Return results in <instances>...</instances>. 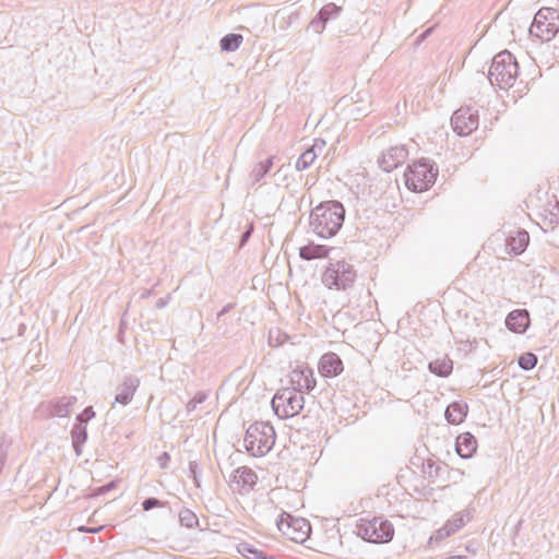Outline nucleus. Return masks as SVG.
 <instances>
[{
	"label": "nucleus",
	"mask_w": 559,
	"mask_h": 559,
	"mask_svg": "<svg viewBox=\"0 0 559 559\" xmlns=\"http://www.w3.org/2000/svg\"><path fill=\"white\" fill-rule=\"evenodd\" d=\"M344 215L345 210L340 202H324L311 211L310 226L319 237L331 238L342 227Z\"/></svg>",
	"instance_id": "nucleus-1"
},
{
	"label": "nucleus",
	"mask_w": 559,
	"mask_h": 559,
	"mask_svg": "<svg viewBox=\"0 0 559 559\" xmlns=\"http://www.w3.org/2000/svg\"><path fill=\"white\" fill-rule=\"evenodd\" d=\"M437 177L438 168L426 159L413 162L403 175L406 188L415 193L429 190L435 185Z\"/></svg>",
	"instance_id": "nucleus-2"
},
{
	"label": "nucleus",
	"mask_w": 559,
	"mask_h": 559,
	"mask_svg": "<svg viewBox=\"0 0 559 559\" xmlns=\"http://www.w3.org/2000/svg\"><path fill=\"white\" fill-rule=\"evenodd\" d=\"M275 442V431L272 425L265 421L252 424L245 436V447L253 456L266 454Z\"/></svg>",
	"instance_id": "nucleus-3"
},
{
	"label": "nucleus",
	"mask_w": 559,
	"mask_h": 559,
	"mask_svg": "<svg viewBox=\"0 0 559 559\" xmlns=\"http://www.w3.org/2000/svg\"><path fill=\"white\" fill-rule=\"evenodd\" d=\"M518 75V62L509 51L496 55L489 68L488 78L491 84L500 87L512 86Z\"/></svg>",
	"instance_id": "nucleus-4"
},
{
	"label": "nucleus",
	"mask_w": 559,
	"mask_h": 559,
	"mask_svg": "<svg viewBox=\"0 0 559 559\" xmlns=\"http://www.w3.org/2000/svg\"><path fill=\"white\" fill-rule=\"evenodd\" d=\"M276 527L281 538L285 542L302 544L311 534V525L308 520L294 516L287 512L280 514Z\"/></svg>",
	"instance_id": "nucleus-5"
},
{
	"label": "nucleus",
	"mask_w": 559,
	"mask_h": 559,
	"mask_svg": "<svg viewBox=\"0 0 559 559\" xmlns=\"http://www.w3.org/2000/svg\"><path fill=\"white\" fill-rule=\"evenodd\" d=\"M559 31V11L552 8H543L534 16L530 27L531 36L542 40H551Z\"/></svg>",
	"instance_id": "nucleus-6"
},
{
	"label": "nucleus",
	"mask_w": 559,
	"mask_h": 559,
	"mask_svg": "<svg viewBox=\"0 0 559 559\" xmlns=\"http://www.w3.org/2000/svg\"><path fill=\"white\" fill-rule=\"evenodd\" d=\"M356 273L345 261L331 263L322 274V282L329 289H346L355 282Z\"/></svg>",
	"instance_id": "nucleus-7"
},
{
	"label": "nucleus",
	"mask_w": 559,
	"mask_h": 559,
	"mask_svg": "<svg viewBox=\"0 0 559 559\" xmlns=\"http://www.w3.org/2000/svg\"><path fill=\"white\" fill-rule=\"evenodd\" d=\"M304 404V395L289 388L278 391L272 400V407L280 418H290L298 415L302 411Z\"/></svg>",
	"instance_id": "nucleus-8"
},
{
	"label": "nucleus",
	"mask_w": 559,
	"mask_h": 559,
	"mask_svg": "<svg viewBox=\"0 0 559 559\" xmlns=\"http://www.w3.org/2000/svg\"><path fill=\"white\" fill-rule=\"evenodd\" d=\"M358 534L370 543H389L394 535V527L382 518L362 520L358 526Z\"/></svg>",
	"instance_id": "nucleus-9"
},
{
	"label": "nucleus",
	"mask_w": 559,
	"mask_h": 559,
	"mask_svg": "<svg viewBox=\"0 0 559 559\" xmlns=\"http://www.w3.org/2000/svg\"><path fill=\"white\" fill-rule=\"evenodd\" d=\"M290 390L298 393L309 392L316 386L312 369L306 364L296 365L289 372Z\"/></svg>",
	"instance_id": "nucleus-10"
},
{
	"label": "nucleus",
	"mask_w": 559,
	"mask_h": 559,
	"mask_svg": "<svg viewBox=\"0 0 559 559\" xmlns=\"http://www.w3.org/2000/svg\"><path fill=\"white\" fill-rule=\"evenodd\" d=\"M408 157V151L405 145L397 144L386 148L380 159V167L385 171H392L403 164Z\"/></svg>",
	"instance_id": "nucleus-11"
},
{
	"label": "nucleus",
	"mask_w": 559,
	"mask_h": 559,
	"mask_svg": "<svg viewBox=\"0 0 559 559\" xmlns=\"http://www.w3.org/2000/svg\"><path fill=\"white\" fill-rule=\"evenodd\" d=\"M451 122L459 135H467L477 128L478 119L469 110L459 109L453 114Z\"/></svg>",
	"instance_id": "nucleus-12"
},
{
	"label": "nucleus",
	"mask_w": 559,
	"mask_h": 559,
	"mask_svg": "<svg viewBox=\"0 0 559 559\" xmlns=\"http://www.w3.org/2000/svg\"><path fill=\"white\" fill-rule=\"evenodd\" d=\"M343 362L335 353H326L320 359L319 372L322 377H336L343 372Z\"/></svg>",
	"instance_id": "nucleus-13"
},
{
	"label": "nucleus",
	"mask_w": 559,
	"mask_h": 559,
	"mask_svg": "<svg viewBox=\"0 0 559 559\" xmlns=\"http://www.w3.org/2000/svg\"><path fill=\"white\" fill-rule=\"evenodd\" d=\"M257 475L249 467L242 466L235 471L233 483L236 485L238 492L243 493L251 490L257 484Z\"/></svg>",
	"instance_id": "nucleus-14"
},
{
	"label": "nucleus",
	"mask_w": 559,
	"mask_h": 559,
	"mask_svg": "<svg viewBox=\"0 0 559 559\" xmlns=\"http://www.w3.org/2000/svg\"><path fill=\"white\" fill-rule=\"evenodd\" d=\"M530 242L528 233L525 230H515L507 238L506 250L508 255L513 257L525 251Z\"/></svg>",
	"instance_id": "nucleus-15"
},
{
	"label": "nucleus",
	"mask_w": 559,
	"mask_h": 559,
	"mask_svg": "<svg viewBox=\"0 0 559 559\" xmlns=\"http://www.w3.org/2000/svg\"><path fill=\"white\" fill-rule=\"evenodd\" d=\"M506 325L514 333H524L530 325V316L526 310H513L507 319Z\"/></svg>",
	"instance_id": "nucleus-16"
},
{
	"label": "nucleus",
	"mask_w": 559,
	"mask_h": 559,
	"mask_svg": "<svg viewBox=\"0 0 559 559\" xmlns=\"http://www.w3.org/2000/svg\"><path fill=\"white\" fill-rule=\"evenodd\" d=\"M477 448V441L468 432L462 433L456 438V452L463 459L471 457Z\"/></svg>",
	"instance_id": "nucleus-17"
},
{
	"label": "nucleus",
	"mask_w": 559,
	"mask_h": 559,
	"mask_svg": "<svg viewBox=\"0 0 559 559\" xmlns=\"http://www.w3.org/2000/svg\"><path fill=\"white\" fill-rule=\"evenodd\" d=\"M467 415V405L462 402H453L445 409V418L452 425H460Z\"/></svg>",
	"instance_id": "nucleus-18"
},
{
	"label": "nucleus",
	"mask_w": 559,
	"mask_h": 559,
	"mask_svg": "<svg viewBox=\"0 0 559 559\" xmlns=\"http://www.w3.org/2000/svg\"><path fill=\"white\" fill-rule=\"evenodd\" d=\"M330 248L323 245L308 243L300 247L299 255L304 260L324 259L329 255Z\"/></svg>",
	"instance_id": "nucleus-19"
},
{
	"label": "nucleus",
	"mask_w": 559,
	"mask_h": 559,
	"mask_svg": "<svg viewBox=\"0 0 559 559\" xmlns=\"http://www.w3.org/2000/svg\"><path fill=\"white\" fill-rule=\"evenodd\" d=\"M429 369L431 370V372L440 377H447L452 372L453 364L449 357L444 356L431 361L429 364Z\"/></svg>",
	"instance_id": "nucleus-20"
},
{
	"label": "nucleus",
	"mask_w": 559,
	"mask_h": 559,
	"mask_svg": "<svg viewBox=\"0 0 559 559\" xmlns=\"http://www.w3.org/2000/svg\"><path fill=\"white\" fill-rule=\"evenodd\" d=\"M242 43V36L239 34H228L221 40V48L224 51H234Z\"/></svg>",
	"instance_id": "nucleus-21"
},
{
	"label": "nucleus",
	"mask_w": 559,
	"mask_h": 559,
	"mask_svg": "<svg viewBox=\"0 0 559 559\" xmlns=\"http://www.w3.org/2000/svg\"><path fill=\"white\" fill-rule=\"evenodd\" d=\"M317 158V154L314 152V147L306 150L297 160V167L299 169H305L313 164Z\"/></svg>",
	"instance_id": "nucleus-22"
},
{
	"label": "nucleus",
	"mask_w": 559,
	"mask_h": 559,
	"mask_svg": "<svg viewBox=\"0 0 559 559\" xmlns=\"http://www.w3.org/2000/svg\"><path fill=\"white\" fill-rule=\"evenodd\" d=\"M537 364V357L533 353H525L519 357V366L524 370L533 369Z\"/></svg>",
	"instance_id": "nucleus-23"
},
{
	"label": "nucleus",
	"mask_w": 559,
	"mask_h": 559,
	"mask_svg": "<svg viewBox=\"0 0 559 559\" xmlns=\"http://www.w3.org/2000/svg\"><path fill=\"white\" fill-rule=\"evenodd\" d=\"M142 506H143V509H144L145 511H148V510H150V509H152V508L160 507V506H162V503H160V501H159V500H157V499H155V498H150V499L144 500V502H143V504H142Z\"/></svg>",
	"instance_id": "nucleus-24"
},
{
	"label": "nucleus",
	"mask_w": 559,
	"mask_h": 559,
	"mask_svg": "<svg viewBox=\"0 0 559 559\" xmlns=\"http://www.w3.org/2000/svg\"><path fill=\"white\" fill-rule=\"evenodd\" d=\"M295 496H296V498H297V501H296V502H287V503H286V506H287L288 508H295V507H296V508H298V507H304V502H302L301 496H300L298 492H296V493H295Z\"/></svg>",
	"instance_id": "nucleus-25"
},
{
	"label": "nucleus",
	"mask_w": 559,
	"mask_h": 559,
	"mask_svg": "<svg viewBox=\"0 0 559 559\" xmlns=\"http://www.w3.org/2000/svg\"><path fill=\"white\" fill-rule=\"evenodd\" d=\"M93 413H91L88 409H86L82 415H81V419H83L84 416H86V418H90V416H92Z\"/></svg>",
	"instance_id": "nucleus-26"
},
{
	"label": "nucleus",
	"mask_w": 559,
	"mask_h": 559,
	"mask_svg": "<svg viewBox=\"0 0 559 559\" xmlns=\"http://www.w3.org/2000/svg\"><path fill=\"white\" fill-rule=\"evenodd\" d=\"M448 559H465V558L462 556H452V557H449Z\"/></svg>",
	"instance_id": "nucleus-27"
},
{
	"label": "nucleus",
	"mask_w": 559,
	"mask_h": 559,
	"mask_svg": "<svg viewBox=\"0 0 559 559\" xmlns=\"http://www.w3.org/2000/svg\"><path fill=\"white\" fill-rule=\"evenodd\" d=\"M251 229H252V227H250V229H249V230H247L246 236H248V235L250 234Z\"/></svg>",
	"instance_id": "nucleus-28"
}]
</instances>
